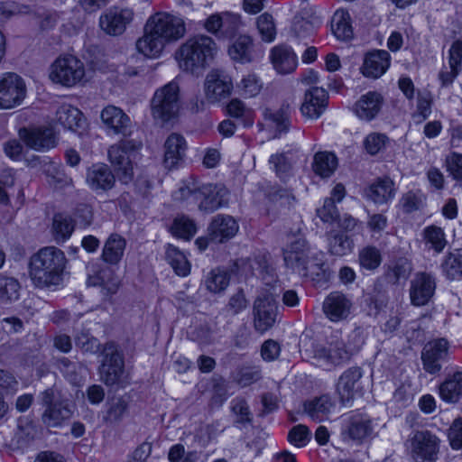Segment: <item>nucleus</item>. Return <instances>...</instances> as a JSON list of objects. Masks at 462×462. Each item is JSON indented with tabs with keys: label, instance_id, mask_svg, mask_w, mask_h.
Masks as SVG:
<instances>
[{
	"label": "nucleus",
	"instance_id": "obj_7",
	"mask_svg": "<svg viewBox=\"0 0 462 462\" xmlns=\"http://www.w3.org/2000/svg\"><path fill=\"white\" fill-rule=\"evenodd\" d=\"M140 147L141 143L134 140H124L108 150L109 161L124 183H128L134 176L133 160Z\"/></svg>",
	"mask_w": 462,
	"mask_h": 462
},
{
	"label": "nucleus",
	"instance_id": "obj_17",
	"mask_svg": "<svg viewBox=\"0 0 462 462\" xmlns=\"http://www.w3.org/2000/svg\"><path fill=\"white\" fill-rule=\"evenodd\" d=\"M124 374V360L113 345L105 348V359L100 368L101 380L107 385L119 383Z\"/></svg>",
	"mask_w": 462,
	"mask_h": 462
},
{
	"label": "nucleus",
	"instance_id": "obj_2",
	"mask_svg": "<svg viewBox=\"0 0 462 462\" xmlns=\"http://www.w3.org/2000/svg\"><path fill=\"white\" fill-rule=\"evenodd\" d=\"M217 47L214 40L206 35L188 39L175 52L180 69L186 72L199 73L215 59Z\"/></svg>",
	"mask_w": 462,
	"mask_h": 462
},
{
	"label": "nucleus",
	"instance_id": "obj_28",
	"mask_svg": "<svg viewBox=\"0 0 462 462\" xmlns=\"http://www.w3.org/2000/svg\"><path fill=\"white\" fill-rule=\"evenodd\" d=\"M390 64L389 52L384 50H375L365 56L361 71L365 77L379 79L387 71Z\"/></svg>",
	"mask_w": 462,
	"mask_h": 462
},
{
	"label": "nucleus",
	"instance_id": "obj_36",
	"mask_svg": "<svg viewBox=\"0 0 462 462\" xmlns=\"http://www.w3.org/2000/svg\"><path fill=\"white\" fill-rule=\"evenodd\" d=\"M440 398L447 402H457L462 395V372L457 371L448 375L439 385Z\"/></svg>",
	"mask_w": 462,
	"mask_h": 462
},
{
	"label": "nucleus",
	"instance_id": "obj_52",
	"mask_svg": "<svg viewBox=\"0 0 462 462\" xmlns=\"http://www.w3.org/2000/svg\"><path fill=\"white\" fill-rule=\"evenodd\" d=\"M353 248V241L344 234H336L328 239V250L331 254L343 256L349 254Z\"/></svg>",
	"mask_w": 462,
	"mask_h": 462
},
{
	"label": "nucleus",
	"instance_id": "obj_12",
	"mask_svg": "<svg viewBox=\"0 0 462 462\" xmlns=\"http://www.w3.org/2000/svg\"><path fill=\"white\" fill-rule=\"evenodd\" d=\"M42 403L45 406L42 415V423L49 428L60 427L73 413L67 401L54 402L53 391L48 389L42 393Z\"/></svg>",
	"mask_w": 462,
	"mask_h": 462
},
{
	"label": "nucleus",
	"instance_id": "obj_44",
	"mask_svg": "<svg viewBox=\"0 0 462 462\" xmlns=\"http://www.w3.org/2000/svg\"><path fill=\"white\" fill-rule=\"evenodd\" d=\"M331 29L334 35L339 40H349L353 35L350 14L345 10L335 12L331 20Z\"/></svg>",
	"mask_w": 462,
	"mask_h": 462
},
{
	"label": "nucleus",
	"instance_id": "obj_16",
	"mask_svg": "<svg viewBox=\"0 0 462 462\" xmlns=\"http://www.w3.org/2000/svg\"><path fill=\"white\" fill-rule=\"evenodd\" d=\"M328 95L322 88L312 87L304 93L300 112L306 120H317L325 112Z\"/></svg>",
	"mask_w": 462,
	"mask_h": 462
},
{
	"label": "nucleus",
	"instance_id": "obj_21",
	"mask_svg": "<svg viewBox=\"0 0 462 462\" xmlns=\"http://www.w3.org/2000/svg\"><path fill=\"white\" fill-rule=\"evenodd\" d=\"M363 376L360 367L353 366L346 369L339 377L337 393L345 406H350L359 389V381Z\"/></svg>",
	"mask_w": 462,
	"mask_h": 462
},
{
	"label": "nucleus",
	"instance_id": "obj_61",
	"mask_svg": "<svg viewBox=\"0 0 462 462\" xmlns=\"http://www.w3.org/2000/svg\"><path fill=\"white\" fill-rule=\"evenodd\" d=\"M446 170L457 182H462V153L451 152L445 159Z\"/></svg>",
	"mask_w": 462,
	"mask_h": 462
},
{
	"label": "nucleus",
	"instance_id": "obj_57",
	"mask_svg": "<svg viewBox=\"0 0 462 462\" xmlns=\"http://www.w3.org/2000/svg\"><path fill=\"white\" fill-rule=\"evenodd\" d=\"M74 230V225L69 217L61 214L55 215L53 218V231L57 240L68 239Z\"/></svg>",
	"mask_w": 462,
	"mask_h": 462
},
{
	"label": "nucleus",
	"instance_id": "obj_15",
	"mask_svg": "<svg viewBox=\"0 0 462 462\" xmlns=\"http://www.w3.org/2000/svg\"><path fill=\"white\" fill-rule=\"evenodd\" d=\"M254 327L259 333L271 328L276 319V303L272 294L258 296L254 304Z\"/></svg>",
	"mask_w": 462,
	"mask_h": 462
},
{
	"label": "nucleus",
	"instance_id": "obj_11",
	"mask_svg": "<svg viewBox=\"0 0 462 462\" xmlns=\"http://www.w3.org/2000/svg\"><path fill=\"white\" fill-rule=\"evenodd\" d=\"M439 439L429 430L416 431L411 438V455L416 462H436Z\"/></svg>",
	"mask_w": 462,
	"mask_h": 462
},
{
	"label": "nucleus",
	"instance_id": "obj_37",
	"mask_svg": "<svg viewBox=\"0 0 462 462\" xmlns=\"http://www.w3.org/2000/svg\"><path fill=\"white\" fill-rule=\"evenodd\" d=\"M126 246L125 238L117 234H112L106 241L102 258L106 263L116 264L122 259Z\"/></svg>",
	"mask_w": 462,
	"mask_h": 462
},
{
	"label": "nucleus",
	"instance_id": "obj_14",
	"mask_svg": "<svg viewBox=\"0 0 462 462\" xmlns=\"http://www.w3.org/2000/svg\"><path fill=\"white\" fill-rule=\"evenodd\" d=\"M19 137L31 149L46 152L57 145V134L51 126L22 128Z\"/></svg>",
	"mask_w": 462,
	"mask_h": 462
},
{
	"label": "nucleus",
	"instance_id": "obj_6",
	"mask_svg": "<svg viewBox=\"0 0 462 462\" xmlns=\"http://www.w3.org/2000/svg\"><path fill=\"white\" fill-rule=\"evenodd\" d=\"M180 109V88L171 81L158 88L151 101L152 115L155 120L168 122L174 118Z\"/></svg>",
	"mask_w": 462,
	"mask_h": 462
},
{
	"label": "nucleus",
	"instance_id": "obj_30",
	"mask_svg": "<svg viewBox=\"0 0 462 462\" xmlns=\"http://www.w3.org/2000/svg\"><path fill=\"white\" fill-rule=\"evenodd\" d=\"M383 97L375 91H369L361 96L354 106L355 115L361 120L372 121L379 114L382 105Z\"/></svg>",
	"mask_w": 462,
	"mask_h": 462
},
{
	"label": "nucleus",
	"instance_id": "obj_41",
	"mask_svg": "<svg viewBox=\"0 0 462 462\" xmlns=\"http://www.w3.org/2000/svg\"><path fill=\"white\" fill-rule=\"evenodd\" d=\"M337 167L336 155L328 152H319L314 155L312 169L321 178H328Z\"/></svg>",
	"mask_w": 462,
	"mask_h": 462
},
{
	"label": "nucleus",
	"instance_id": "obj_51",
	"mask_svg": "<svg viewBox=\"0 0 462 462\" xmlns=\"http://www.w3.org/2000/svg\"><path fill=\"white\" fill-rule=\"evenodd\" d=\"M433 97L430 91H418L416 111L412 117L420 123L425 121L431 114Z\"/></svg>",
	"mask_w": 462,
	"mask_h": 462
},
{
	"label": "nucleus",
	"instance_id": "obj_23",
	"mask_svg": "<svg viewBox=\"0 0 462 462\" xmlns=\"http://www.w3.org/2000/svg\"><path fill=\"white\" fill-rule=\"evenodd\" d=\"M269 59L274 70L282 75L292 73L298 67V56L288 45L279 44L273 47Z\"/></svg>",
	"mask_w": 462,
	"mask_h": 462
},
{
	"label": "nucleus",
	"instance_id": "obj_60",
	"mask_svg": "<svg viewBox=\"0 0 462 462\" xmlns=\"http://www.w3.org/2000/svg\"><path fill=\"white\" fill-rule=\"evenodd\" d=\"M389 142V138L381 133H371L364 140V147L365 151L375 155L380 152Z\"/></svg>",
	"mask_w": 462,
	"mask_h": 462
},
{
	"label": "nucleus",
	"instance_id": "obj_18",
	"mask_svg": "<svg viewBox=\"0 0 462 462\" xmlns=\"http://www.w3.org/2000/svg\"><path fill=\"white\" fill-rule=\"evenodd\" d=\"M229 192L220 184H204L199 195V209L205 213H212L228 203Z\"/></svg>",
	"mask_w": 462,
	"mask_h": 462
},
{
	"label": "nucleus",
	"instance_id": "obj_42",
	"mask_svg": "<svg viewBox=\"0 0 462 462\" xmlns=\"http://www.w3.org/2000/svg\"><path fill=\"white\" fill-rule=\"evenodd\" d=\"M230 273L223 268H215L211 270L204 279V285L211 293H220L229 285Z\"/></svg>",
	"mask_w": 462,
	"mask_h": 462
},
{
	"label": "nucleus",
	"instance_id": "obj_35",
	"mask_svg": "<svg viewBox=\"0 0 462 462\" xmlns=\"http://www.w3.org/2000/svg\"><path fill=\"white\" fill-rule=\"evenodd\" d=\"M56 120L64 128L77 131L85 123L83 114L77 107L69 104H62L56 112Z\"/></svg>",
	"mask_w": 462,
	"mask_h": 462
},
{
	"label": "nucleus",
	"instance_id": "obj_58",
	"mask_svg": "<svg viewBox=\"0 0 462 462\" xmlns=\"http://www.w3.org/2000/svg\"><path fill=\"white\" fill-rule=\"evenodd\" d=\"M412 266L406 258H399L389 265L388 276L395 282L407 280L411 273Z\"/></svg>",
	"mask_w": 462,
	"mask_h": 462
},
{
	"label": "nucleus",
	"instance_id": "obj_8",
	"mask_svg": "<svg viewBox=\"0 0 462 462\" xmlns=\"http://www.w3.org/2000/svg\"><path fill=\"white\" fill-rule=\"evenodd\" d=\"M27 97L24 79L14 72L0 75V110H10L23 105Z\"/></svg>",
	"mask_w": 462,
	"mask_h": 462
},
{
	"label": "nucleus",
	"instance_id": "obj_1",
	"mask_svg": "<svg viewBox=\"0 0 462 462\" xmlns=\"http://www.w3.org/2000/svg\"><path fill=\"white\" fill-rule=\"evenodd\" d=\"M66 266L64 253L54 246H47L36 253L30 262V277L41 289H57L63 282Z\"/></svg>",
	"mask_w": 462,
	"mask_h": 462
},
{
	"label": "nucleus",
	"instance_id": "obj_19",
	"mask_svg": "<svg viewBox=\"0 0 462 462\" xmlns=\"http://www.w3.org/2000/svg\"><path fill=\"white\" fill-rule=\"evenodd\" d=\"M436 279L428 273H418L411 282L410 298L414 306H424L434 295Z\"/></svg>",
	"mask_w": 462,
	"mask_h": 462
},
{
	"label": "nucleus",
	"instance_id": "obj_34",
	"mask_svg": "<svg viewBox=\"0 0 462 462\" xmlns=\"http://www.w3.org/2000/svg\"><path fill=\"white\" fill-rule=\"evenodd\" d=\"M374 421L366 414H354L349 418L346 432L353 440L363 441L374 435Z\"/></svg>",
	"mask_w": 462,
	"mask_h": 462
},
{
	"label": "nucleus",
	"instance_id": "obj_31",
	"mask_svg": "<svg viewBox=\"0 0 462 462\" xmlns=\"http://www.w3.org/2000/svg\"><path fill=\"white\" fill-rule=\"evenodd\" d=\"M232 60L246 64L256 59V51L253 39L248 35H239L235 38L227 50Z\"/></svg>",
	"mask_w": 462,
	"mask_h": 462
},
{
	"label": "nucleus",
	"instance_id": "obj_38",
	"mask_svg": "<svg viewBox=\"0 0 462 462\" xmlns=\"http://www.w3.org/2000/svg\"><path fill=\"white\" fill-rule=\"evenodd\" d=\"M333 403L328 395H322L304 404V411L314 421L325 420L330 413Z\"/></svg>",
	"mask_w": 462,
	"mask_h": 462
},
{
	"label": "nucleus",
	"instance_id": "obj_46",
	"mask_svg": "<svg viewBox=\"0 0 462 462\" xmlns=\"http://www.w3.org/2000/svg\"><path fill=\"white\" fill-rule=\"evenodd\" d=\"M422 236L425 245L437 254H440L448 244L444 230L435 225L426 226L423 229Z\"/></svg>",
	"mask_w": 462,
	"mask_h": 462
},
{
	"label": "nucleus",
	"instance_id": "obj_55",
	"mask_svg": "<svg viewBox=\"0 0 462 462\" xmlns=\"http://www.w3.org/2000/svg\"><path fill=\"white\" fill-rule=\"evenodd\" d=\"M269 164L282 180H285V179L290 176L291 162L286 153H275L271 155Z\"/></svg>",
	"mask_w": 462,
	"mask_h": 462
},
{
	"label": "nucleus",
	"instance_id": "obj_13",
	"mask_svg": "<svg viewBox=\"0 0 462 462\" xmlns=\"http://www.w3.org/2000/svg\"><path fill=\"white\" fill-rule=\"evenodd\" d=\"M134 15L130 8L111 7L100 15L99 26L105 33L118 36L133 22Z\"/></svg>",
	"mask_w": 462,
	"mask_h": 462
},
{
	"label": "nucleus",
	"instance_id": "obj_27",
	"mask_svg": "<svg viewBox=\"0 0 462 462\" xmlns=\"http://www.w3.org/2000/svg\"><path fill=\"white\" fill-rule=\"evenodd\" d=\"M239 230L237 221L229 215H217L208 226L210 240L215 243H224L234 237Z\"/></svg>",
	"mask_w": 462,
	"mask_h": 462
},
{
	"label": "nucleus",
	"instance_id": "obj_29",
	"mask_svg": "<svg viewBox=\"0 0 462 462\" xmlns=\"http://www.w3.org/2000/svg\"><path fill=\"white\" fill-rule=\"evenodd\" d=\"M163 150V164L166 168L172 169L184 160L187 143L182 135L173 133L165 140Z\"/></svg>",
	"mask_w": 462,
	"mask_h": 462
},
{
	"label": "nucleus",
	"instance_id": "obj_32",
	"mask_svg": "<svg viewBox=\"0 0 462 462\" xmlns=\"http://www.w3.org/2000/svg\"><path fill=\"white\" fill-rule=\"evenodd\" d=\"M396 194L395 184L388 177L379 178L365 189V197L377 205L387 204Z\"/></svg>",
	"mask_w": 462,
	"mask_h": 462
},
{
	"label": "nucleus",
	"instance_id": "obj_4",
	"mask_svg": "<svg viewBox=\"0 0 462 462\" xmlns=\"http://www.w3.org/2000/svg\"><path fill=\"white\" fill-rule=\"evenodd\" d=\"M145 24L167 44L180 41L186 34L183 17L174 13L157 12L147 19Z\"/></svg>",
	"mask_w": 462,
	"mask_h": 462
},
{
	"label": "nucleus",
	"instance_id": "obj_5",
	"mask_svg": "<svg viewBox=\"0 0 462 462\" xmlns=\"http://www.w3.org/2000/svg\"><path fill=\"white\" fill-rule=\"evenodd\" d=\"M85 77L83 62L74 55L58 57L51 65L49 78L55 83L72 88L82 82Z\"/></svg>",
	"mask_w": 462,
	"mask_h": 462
},
{
	"label": "nucleus",
	"instance_id": "obj_9",
	"mask_svg": "<svg viewBox=\"0 0 462 462\" xmlns=\"http://www.w3.org/2000/svg\"><path fill=\"white\" fill-rule=\"evenodd\" d=\"M353 352L346 348L340 338L335 337L324 345H318L314 348L313 358L321 366L331 369L348 362Z\"/></svg>",
	"mask_w": 462,
	"mask_h": 462
},
{
	"label": "nucleus",
	"instance_id": "obj_47",
	"mask_svg": "<svg viewBox=\"0 0 462 462\" xmlns=\"http://www.w3.org/2000/svg\"><path fill=\"white\" fill-rule=\"evenodd\" d=\"M166 259L178 275L184 277L189 273L190 264L184 253L180 252L176 246L167 245Z\"/></svg>",
	"mask_w": 462,
	"mask_h": 462
},
{
	"label": "nucleus",
	"instance_id": "obj_49",
	"mask_svg": "<svg viewBox=\"0 0 462 462\" xmlns=\"http://www.w3.org/2000/svg\"><path fill=\"white\" fill-rule=\"evenodd\" d=\"M426 201L425 194L420 190H409L399 200V205L403 212L411 213L421 209Z\"/></svg>",
	"mask_w": 462,
	"mask_h": 462
},
{
	"label": "nucleus",
	"instance_id": "obj_62",
	"mask_svg": "<svg viewBox=\"0 0 462 462\" xmlns=\"http://www.w3.org/2000/svg\"><path fill=\"white\" fill-rule=\"evenodd\" d=\"M367 227L372 236L380 237L388 226V218L383 213H375L368 216Z\"/></svg>",
	"mask_w": 462,
	"mask_h": 462
},
{
	"label": "nucleus",
	"instance_id": "obj_48",
	"mask_svg": "<svg viewBox=\"0 0 462 462\" xmlns=\"http://www.w3.org/2000/svg\"><path fill=\"white\" fill-rule=\"evenodd\" d=\"M128 412V402L123 397L113 398L108 402V408L104 420L110 424L120 422Z\"/></svg>",
	"mask_w": 462,
	"mask_h": 462
},
{
	"label": "nucleus",
	"instance_id": "obj_50",
	"mask_svg": "<svg viewBox=\"0 0 462 462\" xmlns=\"http://www.w3.org/2000/svg\"><path fill=\"white\" fill-rule=\"evenodd\" d=\"M173 236L189 240L197 232V226L192 219L186 216H178L171 227Z\"/></svg>",
	"mask_w": 462,
	"mask_h": 462
},
{
	"label": "nucleus",
	"instance_id": "obj_24",
	"mask_svg": "<svg viewBox=\"0 0 462 462\" xmlns=\"http://www.w3.org/2000/svg\"><path fill=\"white\" fill-rule=\"evenodd\" d=\"M351 309L350 299L338 291L329 293L323 302L324 314L333 322L346 319L349 316Z\"/></svg>",
	"mask_w": 462,
	"mask_h": 462
},
{
	"label": "nucleus",
	"instance_id": "obj_56",
	"mask_svg": "<svg viewBox=\"0 0 462 462\" xmlns=\"http://www.w3.org/2000/svg\"><path fill=\"white\" fill-rule=\"evenodd\" d=\"M59 367L64 376L73 384L80 383L85 372V368L81 365L71 362L67 358H62L60 361Z\"/></svg>",
	"mask_w": 462,
	"mask_h": 462
},
{
	"label": "nucleus",
	"instance_id": "obj_59",
	"mask_svg": "<svg viewBox=\"0 0 462 462\" xmlns=\"http://www.w3.org/2000/svg\"><path fill=\"white\" fill-rule=\"evenodd\" d=\"M311 439V432L310 429L303 425L298 424L291 428L288 434L289 442L297 447H305Z\"/></svg>",
	"mask_w": 462,
	"mask_h": 462
},
{
	"label": "nucleus",
	"instance_id": "obj_40",
	"mask_svg": "<svg viewBox=\"0 0 462 462\" xmlns=\"http://www.w3.org/2000/svg\"><path fill=\"white\" fill-rule=\"evenodd\" d=\"M21 284L12 276L0 274V305H8L20 298Z\"/></svg>",
	"mask_w": 462,
	"mask_h": 462
},
{
	"label": "nucleus",
	"instance_id": "obj_10",
	"mask_svg": "<svg viewBox=\"0 0 462 462\" xmlns=\"http://www.w3.org/2000/svg\"><path fill=\"white\" fill-rule=\"evenodd\" d=\"M233 79L224 69H212L207 74L204 81V93L209 103H219L228 98L233 93Z\"/></svg>",
	"mask_w": 462,
	"mask_h": 462
},
{
	"label": "nucleus",
	"instance_id": "obj_25",
	"mask_svg": "<svg viewBox=\"0 0 462 462\" xmlns=\"http://www.w3.org/2000/svg\"><path fill=\"white\" fill-rule=\"evenodd\" d=\"M203 183L199 180L189 177L183 180L179 188L172 193V199L175 203L183 208H199V200Z\"/></svg>",
	"mask_w": 462,
	"mask_h": 462
},
{
	"label": "nucleus",
	"instance_id": "obj_53",
	"mask_svg": "<svg viewBox=\"0 0 462 462\" xmlns=\"http://www.w3.org/2000/svg\"><path fill=\"white\" fill-rule=\"evenodd\" d=\"M360 265L366 270H374L382 263V254L375 246L368 245L359 252Z\"/></svg>",
	"mask_w": 462,
	"mask_h": 462
},
{
	"label": "nucleus",
	"instance_id": "obj_54",
	"mask_svg": "<svg viewBox=\"0 0 462 462\" xmlns=\"http://www.w3.org/2000/svg\"><path fill=\"white\" fill-rule=\"evenodd\" d=\"M257 30L263 39L266 42H272L276 37V26L273 17L264 13L257 18Z\"/></svg>",
	"mask_w": 462,
	"mask_h": 462
},
{
	"label": "nucleus",
	"instance_id": "obj_20",
	"mask_svg": "<svg viewBox=\"0 0 462 462\" xmlns=\"http://www.w3.org/2000/svg\"><path fill=\"white\" fill-rule=\"evenodd\" d=\"M448 343L444 338L428 342L421 353L424 369L430 374H436L441 369L440 362L448 356Z\"/></svg>",
	"mask_w": 462,
	"mask_h": 462
},
{
	"label": "nucleus",
	"instance_id": "obj_64",
	"mask_svg": "<svg viewBox=\"0 0 462 462\" xmlns=\"http://www.w3.org/2000/svg\"><path fill=\"white\" fill-rule=\"evenodd\" d=\"M36 435L37 429L32 421L28 419L19 420L16 436L23 444L32 440Z\"/></svg>",
	"mask_w": 462,
	"mask_h": 462
},
{
	"label": "nucleus",
	"instance_id": "obj_22",
	"mask_svg": "<svg viewBox=\"0 0 462 462\" xmlns=\"http://www.w3.org/2000/svg\"><path fill=\"white\" fill-rule=\"evenodd\" d=\"M100 117L108 134L126 135L130 133V117L121 108L107 106L101 111Z\"/></svg>",
	"mask_w": 462,
	"mask_h": 462
},
{
	"label": "nucleus",
	"instance_id": "obj_33",
	"mask_svg": "<svg viewBox=\"0 0 462 462\" xmlns=\"http://www.w3.org/2000/svg\"><path fill=\"white\" fill-rule=\"evenodd\" d=\"M167 43L157 34L152 33L146 24L143 35L135 43L138 52L150 59L160 57Z\"/></svg>",
	"mask_w": 462,
	"mask_h": 462
},
{
	"label": "nucleus",
	"instance_id": "obj_63",
	"mask_svg": "<svg viewBox=\"0 0 462 462\" xmlns=\"http://www.w3.org/2000/svg\"><path fill=\"white\" fill-rule=\"evenodd\" d=\"M231 409L236 416V423L245 424L252 420V414L246 402L240 398H236L231 402Z\"/></svg>",
	"mask_w": 462,
	"mask_h": 462
},
{
	"label": "nucleus",
	"instance_id": "obj_45",
	"mask_svg": "<svg viewBox=\"0 0 462 462\" xmlns=\"http://www.w3.org/2000/svg\"><path fill=\"white\" fill-rule=\"evenodd\" d=\"M263 87V80L254 72H248L243 75L240 81L236 84L239 95L245 98L254 97L259 95Z\"/></svg>",
	"mask_w": 462,
	"mask_h": 462
},
{
	"label": "nucleus",
	"instance_id": "obj_39",
	"mask_svg": "<svg viewBox=\"0 0 462 462\" xmlns=\"http://www.w3.org/2000/svg\"><path fill=\"white\" fill-rule=\"evenodd\" d=\"M239 23V16L230 13L214 14L207 18L205 29L210 33H217L221 28L235 30Z\"/></svg>",
	"mask_w": 462,
	"mask_h": 462
},
{
	"label": "nucleus",
	"instance_id": "obj_26",
	"mask_svg": "<svg viewBox=\"0 0 462 462\" xmlns=\"http://www.w3.org/2000/svg\"><path fill=\"white\" fill-rule=\"evenodd\" d=\"M86 181L88 186L97 193L111 189L116 182L110 168L105 163H96L87 171Z\"/></svg>",
	"mask_w": 462,
	"mask_h": 462
},
{
	"label": "nucleus",
	"instance_id": "obj_3",
	"mask_svg": "<svg viewBox=\"0 0 462 462\" xmlns=\"http://www.w3.org/2000/svg\"><path fill=\"white\" fill-rule=\"evenodd\" d=\"M285 265L300 274L306 275L309 268L322 265L323 253L313 248L300 234L288 236L282 249Z\"/></svg>",
	"mask_w": 462,
	"mask_h": 462
},
{
	"label": "nucleus",
	"instance_id": "obj_43",
	"mask_svg": "<svg viewBox=\"0 0 462 462\" xmlns=\"http://www.w3.org/2000/svg\"><path fill=\"white\" fill-rule=\"evenodd\" d=\"M443 274L448 280L462 279V249H456L448 253L441 263Z\"/></svg>",
	"mask_w": 462,
	"mask_h": 462
}]
</instances>
